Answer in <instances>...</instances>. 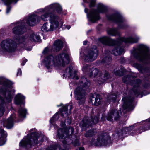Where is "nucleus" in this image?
<instances>
[{"mask_svg":"<svg viewBox=\"0 0 150 150\" xmlns=\"http://www.w3.org/2000/svg\"><path fill=\"white\" fill-rule=\"evenodd\" d=\"M55 10H56L58 13H61L62 8L59 4L54 3L46 6L44 8L39 9L38 10V12L41 15L40 17L36 15H32L26 17L22 21H18L12 24L11 25L14 26L12 29V32L17 35L23 34L25 30V28L23 26L26 23L30 26H33L38 23L40 19L44 21H47L51 15L57 16L52 13Z\"/></svg>","mask_w":150,"mask_h":150,"instance_id":"f257e3e1","label":"nucleus"},{"mask_svg":"<svg viewBox=\"0 0 150 150\" xmlns=\"http://www.w3.org/2000/svg\"><path fill=\"white\" fill-rule=\"evenodd\" d=\"M139 39V38L137 36H135L134 38L132 37L127 38L120 37L116 40L112 39L109 37L104 36L99 38V40L103 44L109 46H114V48L111 53L115 56H117L121 54L124 52V48L121 46L122 43H136L138 41Z\"/></svg>","mask_w":150,"mask_h":150,"instance_id":"f03ea898","label":"nucleus"},{"mask_svg":"<svg viewBox=\"0 0 150 150\" xmlns=\"http://www.w3.org/2000/svg\"><path fill=\"white\" fill-rule=\"evenodd\" d=\"M10 86L9 82L4 79L0 78V94L3 95L5 98L0 96V116H2L5 111L3 105L6 102H10L13 98L11 92L8 91Z\"/></svg>","mask_w":150,"mask_h":150,"instance_id":"7ed1b4c3","label":"nucleus"},{"mask_svg":"<svg viewBox=\"0 0 150 150\" xmlns=\"http://www.w3.org/2000/svg\"><path fill=\"white\" fill-rule=\"evenodd\" d=\"M69 55L66 53H62L54 57L50 55L46 57L43 61L44 65L48 69H51L54 66H64L69 62Z\"/></svg>","mask_w":150,"mask_h":150,"instance_id":"20e7f679","label":"nucleus"},{"mask_svg":"<svg viewBox=\"0 0 150 150\" xmlns=\"http://www.w3.org/2000/svg\"><path fill=\"white\" fill-rule=\"evenodd\" d=\"M79 85V86L74 90V94L75 99L79 100V104L81 105L84 103L85 99V89L88 88L90 84L86 78L82 77L80 80Z\"/></svg>","mask_w":150,"mask_h":150,"instance_id":"39448f33","label":"nucleus"},{"mask_svg":"<svg viewBox=\"0 0 150 150\" xmlns=\"http://www.w3.org/2000/svg\"><path fill=\"white\" fill-rule=\"evenodd\" d=\"M107 10V8L105 5L102 3H99L97 6V10L91 9L88 13V10L85 8V12L87 14V16L89 20L93 23H95L100 18L99 13H104Z\"/></svg>","mask_w":150,"mask_h":150,"instance_id":"423d86ee","label":"nucleus"},{"mask_svg":"<svg viewBox=\"0 0 150 150\" xmlns=\"http://www.w3.org/2000/svg\"><path fill=\"white\" fill-rule=\"evenodd\" d=\"M148 48L143 45H140L138 48L134 50L133 54L136 59L142 61L148 59L149 55Z\"/></svg>","mask_w":150,"mask_h":150,"instance_id":"0eeeda50","label":"nucleus"},{"mask_svg":"<svg viewBox=\"0 0 150 150\" xmlns=\"http://www.w3.org/2000/svg\"><path fill=\"white\" fill-rule=\"evenodd\" d=\"M49 21L50 25H49L48 23L44 24L41 28L42 31H52L56 30L58 27L60 18L57 16L51 15Z\"/></svg>","mask_w":150,"mask_h":150,"instance_id":"6e6552de","label":"nucleus"},{"mask_svg":"<svg viewBox=\"0 0 150 150\" xmlns=\"http://www.w3.org/2000/svg\"><path fill=\"white\" fill-rule=\"evenodd\" d=\"M110 137L106 133H100L98 134L96 141L93 138L90 144L96 146H106L110 143Z\"/></svg>","mask_w":150,"mask_h":150,"instance_id":"1a4fd4ad","label":"nucleus"},{"mask_svg":"<svg viewBox=\"0 0 150 150\" xmlns=\"http://www.w3.org/2000/svg\"><path fill=\"white\" fill-rule=\"evenodd\" d=\"M40 39V36L37 34L33 33L31 34L28 37L27 36L21 37L18 40V42L20 46L28 50L27 46L31 42H38Z\"/></svg>","mask_w":150,"mask_h":150,"instance_id":"9d476101","label":"nucleus"},{"mask_svg":"<svg viewBox=\"0 0 150 150\" xmlns=\"http://www.w3.org/2000/svg\"><path fill=\"white\" fill-rule=\"evenodd\" d=\"M38 134L36 132H32L30 134H28L27 137L24 138L20 142V146L25 147H30L32 145L38 144Z\"/></svg>","mask_w":150,"mask_h":150,"instance_id":"9b49d317","label":"nucleus"},{"mask_svg":"<svg viewBox=\"0 0 150 150\" xmlns=\"http://www.w3.org/2000/svg\"><path fill=\"white\" fill-rule=\"evenodd\" d=\"M1 51L3 52H11L14 51L16 48L15 41L8 38L3 40L1 42Z\"/></svg>","mask_w":150,"mask_h":150,"instance_id":"f8f14e48","label":"nucleus"},{"mask_svg":"<svg viewBox=\"0 0 150 150\" xmlns=\"http://www.w3.org/2000/svg\"><path fill=\"white\" fill-rule=\"evenodd\" d=\"M98 51L96 47L94 46L93 48L87 50L84 56L85 61L87 62H91L95 60L97 58Z\"/></svg>","mask_w":150,"mask_h":150,"instance_id":"ddd939ff","label":"nucleus"},{"mask_svg":"<svg viewBox=\"0 0 150 150\" xmlns=\"http://www.w3.org/2000/svg\"><path fill=\"white\" fill-rule=\"evenodd\" d=\"M107 17L108 20L115 22L118 24L120 28H125V27L121 25L123 24L124 20L120 14L116 13L112 15H107Z\"/></svg>","mask_w":150,"mask_h":150,"instance_id":"4468645a","label":"nucleus"},{"mask_svg":"<svg viewBox=\"0 0 150 150\" xmlns=\"http://www.w3.org/2000/svg\"><path fill=\"white\" fill-rule=\"evenodd\" d=\"M82 70L84 74L88 75L90 77L92 76L93 75L95 77L98 74L99 72V70L98 69L95 68L91 67L90 65L88 64L83 65Z\"/></svg>","mask_w":150,"mask_h":150,"instance_id":"2eb2a0df","label":"nucleus"},{"mask_svg":"<svg viewBox=\"0 0 150 150\" xmlns=\"http://www.w3.org/2000/svg\"><path fill=\"white\" fill-rule=\"evenodd\" d=\"M112 61V59L110 56V52L108 50H106L102 55L100 60L98 61V63L102 64L107 66L111 63Z\"/></svg>","mask_w":150,"mask_h":150,"instance_id":"dca6fc26","label":"nucleus"},{"mask_svg":"<svg viewBox=\"0 0 150 150\" xmlns=\"http://www.w3.org/2000/svg\"><path fill=\"white\" fill-rule=\"evenodd\" d=\"M70 131L71 132V133L73 134L74 132V129L72 127H69L66 129L63 128L59 129L57 132V137L61 139H66Z\"/></svg>","mask_w":150,"mask_h":150,"instance_id":"f3484780","label":"nucleus"},{"mask_svg":"<svg viewBox=\"0 0 150 150\" xmlns=\"http://www.w3.org/2000/svg\"><path fill=\"white\" fill-rule=\"evenodd\" d=\"M98 120L99 118L97 116L92 117L88 120L87 117H85L82 120L81 124L83 127H87L97 123Z\"/></svg>","mask_w":150,"mask_h":150,"instance_id":"a211bd4d","label":"nucleus"},{"mask_svg":"<svg viewBox=\"0 0 150 150\" xmlns=\"http://www.w3.org/2000/svg\"><path fill=\"white\" fill-rule=\"evenodd\" d=\"M113 117L115 120H117L119 117V112L115 109L110 110L108 112L106 117L103 115L101 118L103 121L105 120L106 118L108 120L111 121L112 120Z\"/></svg>","mask_w":150,"mask_h":150,"instance_id":"6ab92c4d","label":"nucleus"},{"mask_svg":"<svg viewBox=\"0 0 150 150\" xmlns=\"http://www.w3.org/2000/svg\"><path fill=\"white\" fill-rule=\"evenodd\" d=\"M63 76V77H65V78L67 77L72 79H78L76 71H74L73 72H72V67H67L65 70Z\"/></svg>","mask_w":150,"mask_h":150,"instance_id":"aec40b11","label":"nucleus"},{"mask_svg":"<svg viewBox=\"0 0 150 150\" xmlns=\"http://www.w3.org/2000/svg\"><path fill=\"white\" fill-rule=\"evenodd\" d=\"M133 100V98L131 97H124L122 99V100L123 102V108L125 109L128 108L130 110H132L134 108L132 105Z\"/></svg>","mask_w":150,"mask_h":150,"instance_id":"412c9836","label":"nucleus"},{"mask_svg":"<svg viewBox=\"0 0 150 150\" xmlns=\"http://www.w3.org/2000/svg\"><path fill=\"white\" fill-rule=\"evenodd\" d=\"M110 75L108 72L106 71H103L100 73V78L98 80L99 83L104 82L108 79Z\"/></svg>","mask_w":150,"mask_h":150,"instance_id":"4be33fe9","label":"nucleus"},{"mask_svg":"<svg viewBox=\"0 0 150 150\" xmlns=\"http://www.w3.org/2000/svg\"><path fill=\"white\" fill-rule=\"evenodd\" d=\"M15 115L13 114L7 120L3 121L4 126L8 129L11 128L13 126V121L14 120V117H15Z\"/></svg>","mask_w":150,"mask_h":150,"instance_id":"5701e85b","label":"nucleus"},{"mask_svg":"<svg viewBox=\"0 0 150 150\" xmlns=\"http://www.w3.org/2000/svg\"><path fill=\"white\" fill-rule=\"evenodd\" d=\"M63 47V42L62 41L58 40L55 41L52 46V50L55 51L60 50Z\"/></svg>","mask_w":150,"mask_h":150,"instance_id":"b1692460","label":"nucleus"},{"mask_svg":"<svg viewBox=\"0 0 150 150\" xmlns=\"http://www.w3.org/2000/svg\"><path fill=\"white\" fill-rule=\"evenodd\" d=\"M6 132L3 129H0V146L4 144L6 141Z\"/></svg>","mask_w":150,"mask_h":150,"instance_id":"393cba45","label":"nucleus"},{"mask_svg":"<svg viewBox=\"0 0 150 150\" xmlns=\"http://www.w3.org/2000/svg\"><path fill=\"white\" fill-rule=\"evenodd\" d=\"M25 97L21 94L17 95L15 98V103L17 105L21 104L24 103V101Z\"/></svg>","mask_w":150,"mask_h":150,"instance_id":"a878e982","label":"nucleus"},{"mask_svg":"<svg viewBox=\"0 0 150 150\" xmlns=\"http://www.w3.org/2000/svg\"><path fill=\"white\" fill-rule=\"evenodd\" d=\"M134 127L131 126L128 127L123 128L122 129L120 130V132L119 131L118 132V134L119 136H123L126 134L127 132L130 131L131 130L133 129Z\"/></svg>","mask_w":150,"mask_h":150,"instance_id":"bb28decb","label":"nucleus"},{"mask_svg":"<svg viewBox=\"0 0 150 150\" xmlns=\"http://www.w3.org/2000/svg\"><path fill=\"white\" fill-rule=\"evenodd\" d=\"M107 31L108 35L112 36L119 35H120V33L117 28H109L108 29Z\"/></svg>","mask_w":150,"mask_h":150,"instance_id":"cd10ccee","label":"nucleus"},{"mask_svg":"<svg viewBox=\"0 0 150 150\" xmlns=\"http://www.w3.org/2000/svg\"><path fill=\"white\" fill-rule=\"evenodd\" d=\"M18 113L19 117L25 118L27 113V110L24 108L20 107L18 110Z\"/></svg>","mask_w":150,"mask_h":150,"instance_id":"c85d7f7f","label":"nucleus"},{"mask_svg":"<svg viewBox=\"0 0 150 150\" xmlns=\"http://www.w3.org/2000/svg\"><path fill=\"white\" fill-rule=\"evenodd\" d=\"M91 101L92 102V104L95 105H99L102 102L101 97L100 95H96L95 98L94 102H93L92 99L91 100Z\"/></svg>","mask_w":150,"mask_h":150,"instance_id":"c756f323","label":"nucleus"},{"mask_svg":"<svg viewBox=\"0 0 150 150\" xmlns=\"http://www.w3.org/2000/svg\"><path fill=\"white\" fill-rule=\"evenodd\" d=\"M117 95L114 93H112L108 96L107 98V102L110 103L111 102H114L116 99Z\"/></svg>","mask_w":150,"mask_h":150,"instance_id":"7c9ffc66","label":"nucleus"},{"mask_svg":"<svg viewBox=\"0 0 150 150\" xmlns=\"http://www.w3.org/2000/svg\"><path fill=\"white\" fill-rule=\"evenodd\" d=\"M120 69L121 71L119 70V68L117 67L115 68L114 70V72L115 74L117 76H120L122 75L124 72L125 70L123 67H121Z\"/></svg>","mask_w":150,"mask_h":150,"instance_id":"2f4dec72","label":"nucleus"},{"mask_svg":"<svg viewBox=\"0 0 150 150\" xmlns=\"http://www.w3.org/2000/svg\"><path fill=\"white\" fill-rule=\"evenodd\" d=\"M67 111L68 106H64L63 108L62 111H61V116L62 117H65L68 116Z\"/></svg>","mask_w":150,"mask_h":150,"instance_id":"473e14b6","label":"nucleus"},{"mask_svg":"<svg viewBox=\"0 0 150 150\" xmlns=\"http://www.w3.org/2000/svg\"><path fill=\"white\" fill-rule=\"evenodd\" d=\"M96 133L95 130L92 129L87 131L85 134V136L86 137H91Z\"/></svg>","mask_w":150,"mask_h":150,"instance_id":"72a5a7b5","label":"nucleus"},{"mask_svg":"<svg viewBox=\"0 0 150 150\" xmlns=\"http://www.w3.org/2000/svg\"><path fill=\"white\" fill-rule=\"evenodd\" d=\"M18 0H1L5 5H8L12 3H16Z\"/></svg>","mask_w":150,"mask_h":150,"instance_id":"f704fd0d","label":"nucleus"},{"mask_svg":"<svg viewBox=\"0 0 150 150\" xmlns=\"http://www.w3.org/2000/svg\"><path fill=\"white\" fill-rule=\"evenodd\" d=\"M59 113H57L50 119V122L51 124H53L55 120H56L58 119L59 117Z\"/></svg>","mask_w":150,"mask_h":150,"instance_id":"c9c22d12","label":"nucleus"},{"mask_svg":"<svg viewBox=\"0 0 150 150\" xmlns=\"http://www.w3.org/2000/svg\"><path fill=\"white\" fill-rule=\"evenodd\" d=\"M134 81L135 84V86H138L139 84L141 83V81L139 79H136Z\"/></svg>","mask_w":150,"mask_h":150,"instance_id":"e433bc0d","label":"nucleus"},{"mask_svg":"<svg viewBox=\"0 0 150 150\" xmlns=\"http://www.w3.org/2000/svg\"><path fill=\"white\" fill-rule=\"evenodd\" d=\"M96 3V1L95 0H91L90 1V3L89 4V6L90 7H93L94 6Z\"/></svg>","mask_w":150,"mask_h":150,"instance_id":"4c0bfd02","label":"nucleus"},{"mask_svg":"<svg viewBox=\"0 0 150 150\" xmlns=\"http://www.w3.org/2000/svg\"><path fill=\"white\" fill-rule=\"evenodd\" d=\"M129 79V76H127L124 77L122 79V81L124 83H128L127 81Z\"/></svg>","mask_w":150,"mask_h":150,"instance_id":"58836bf2","label":"nucleus"},{"mask_svg":"<svg viewBox=\"0 0 150 150\" xmlns=\"http://www.w3.org/2000/svg\"><path fill=\"white\" fill-rule=\"evenodd\" d=\"M49 50L47 47L45 48L43 51V53L44 54H46L48 53Z\"/></svg>","mask_w":150,"mask_h":150,"instance_id":"ea45409f","label":"nucleus"},{"mask_svg":"<svg viewBox=\"0 0 150 150\" xmlns=\"http://www.w3.org/2000/svg\"><path fill=\"white\" fill-rule=\"evenodd\" d=\"M71 118L69 117H68L67 118V122L68 124H70L71 123Z\"/></svg>","mask_w":150,"mask_h":150,"instance_id":"a19ab883","label":"nucleus"},{"mask_svg":"<svg viewBox=\"0 0 150 150\" xmlns=\"http://www.w3.org/2000/svg\"><path fill=\"white\" fill-rule=\"evenodd\" d=\"M11 7L9 6H7V8L6 10V14H8L9 13V12L11 10Z\"/></svg>","mask_w":150,"mask_h":150,"instance_id":"79ce46f5","label":"nucleus"},{"mask_svg":"<svg viewBox=\"0 0 150 150\" xmlns=\"http://www.w3.org/2000/svg\"><path fill=\"white\" fill-rule=\"evenodd\" d=\"M74 144L75 146H79L80 145L79 141L78 140H76L74 142Z\"/></svg>","mask_w":150,"mask_h":150,"instance_id":"37998d69","label":"nucleus"},{"mask_svg":"<svg viewBox=\"0 0 150 150\" xmlns=\"http://www.w3.org/2000/svg\"><path fill=\"white\" fill-rule=\"evenodd\" d=\"M27 61V59L24 58L22 60V62L21 64L22 66H24Z\"/></svg>","mask_w":150,"mask_h":150,"instance_id":"c03bdc74","label":"nucleus"},{"mask_svg":"<svg viewBox=\"0 0 150 150\" xmlns=\"http://www.w3.org/2000/svg\"><path fill=\"white\" fill-rule=\"evenodd\" d=\"M22 74L21 70V69H18L17 73V76H20Z\"/></svg>","mask_w":150,"mask_h":150,"instance_id":"a18cd8bd","label":"nucleus"},{"mask_svg":"<svg viewBox=\"0 0 150 150\" xmlns=\"http://www.w3.org/2000/svg\"><path fill=\"white\" fill-rule=\"evenodd\" d=\"M135 67L138 69H140L141 68V66L137 63H136L134 64Z\"/></svg>","mask_w":150,"mask_h":150,"instance_id":"49530a36","label":"nucleus"},{"mask_svg":"<svg viewBox=\"0 0 150 150\" xmlns=\"http://www.w3.org/2000/svg\"><path fill=\"white\" fill-rule=\"evenodd\" d=\"M65 121H61V125L62 126L64 127L65 125Z\"/></svg>","mask_w":150,"mask_h":150,"instance_id":"de8ad7c7","label":"nucleus"},{"mask_svg":"<svg viewBox=\"0 0 150 150\" xmlns=\"http://www.w3.org/2000/svg\"><path fill=\"white\" fill-rule=\"evenodd\" d=\"M79 150H84V148L83 147H80L79 148Z\"/></svg>","mask_w":150,"mask_h":150,"instance_id":"09e8293b","label":"nucleus"},{"mask_svg":"<svg viewBox=\"0 0 150 150\" xmlns=\"http://www.w3.org/2000/svg\"><path fill=\"white\" fill-rule=\"evenodd\" d=\"M62 142L64 145L66 144H67V142L66 141H65V140L62 141Z\"/></svg>","mask_w":150,"mask_h":150,"instance_id":"8fccbe9b","label":"nucleus"},{"mask_svg":"<svg viewBox=\"0 0 150 150\" xmlns=\"http://www.w3.org/2000/svg\"><path fill=\"white\" fill-rule=\"evenodd\" d=\"M87 41H84L83 42V45H86L87 43Z\"/></svg>","mask_w":150,"mask_h":150,"instance_id":"3c124183","label":"nucleus"},{"mask_svg":"<svg viewBox=\"0 0 150 150\" xmlns=\"http://www.w3.org/2000/svg\"><path fill=\"white\" fill-rule=\"evenodd\" d=\"M133 92H134V94H136V95L137 94V93H138V91H133Z\"/></svg>","mask_w":150,"mask_h":150,"instance_id":"603ef678","label":"nucleus"},{"mask_svg":"<svg viewBox=\"0 0 150 150\" xmlns=\"http://www.w3.org/2000/svg\"><path fill=\"white\" fill-rule=\"evenodd\" d=\"M70 28L71 26L69 25L67 26V28L68 29H69Z\"/></svg>","mask_w":150,"mask_h":150,"instance_id":"864d4df0","label":"nucleus"},{"mask_svg":"<svg viewBox=\"0 0 150 150\" xmlns=\"http://www.w3.org/2000/svg\"><path fill=\"white\" fill-rule=\"evenodd\" d=\"M69 107L70 108V110H71V109H72V106L71 105H69Z\"/></svg>","mask_w":150,"mask_h":150,"instance_id":"5fc2aeb1","label":"nucleus"},{"mask_svg":"<svg viewBox=\"0 0 150 150\" xmlns=\"http://www.w3.org/2000/svg\"><path fill=\"white\" fill-rule=\"evenodd\" d=\"M60 24H61V26H62L63 24V23L62 22Z\"/></svg>","mask_w":150,"mask_h":150,"instance_id":"6e6d98bb","label":"nucleus"},{"mask_svg":"<svg viewBox=\"0 0 150 150\" xmlns=\"http://www.w3.org/2000/svg\"><path fill=\"white\" fill-rule=\"evenodd\" d=\"M47 150H55V149H47Z\"/></svg>","mask_w":150,"mask_h":150,"instance_id":"4d7b16f0","label":"nucleus"},{"mask_svg":"<svg viewBox=\"0 0 150 150\" xmlns=\"http://www.w3.org/2000/svg\"><path fill=\"white\" fill-rule=\"evenodd\" d=\"M15 91L14 90H13V93H14ZM13 94V93H12V94Z\"/></svg>","mask_w":150,"mask_h":150,"instance_id":"13d9d810","label":"nucleus"},{"mask_svg":"<svg viewBox=\"0 0 150 150\" xmlns=\"http://www.w3.org/2000/svg\"><path fill=\"white\" fill-rule=\"evenodd\" d=\"M148 121H149V122H150V118L148 120Z\"/></svg>","mask_w":150,"mask_h":150,"instance_id":"bf43d9fd","label":"nucleus"},{"mask_svg":"<svg viewBox=\"0 0 150 150\" xmlns=\"http://www.w3.org/2000/svg\"><path fill=\"white\" fill-rule=\"evenodd\" d=\"M60 106V105H57V107H59Z\"/></svg>","mask_w":150,"mask_h":150,"instance_id":"052dcab7","label":"nucleus"},{"mask_svg":"<svg viewBox=\"0 0 150 150\" xmlns=\"http://www.w3.org/2000/svg\"><path fill=\"white\" fill-rule=\"evenodd\" d=\"M149 129H150V126L149 127Z\"/></svg>","mask_w":150,"mask_h":150,"instance_id":"680f3d73","label":"nucleus"},{"mask_svg":"<svg viewBox=\"0 0 150 150\" xmlns=\"http://www.w3.org/2000/svg\"><path fill=\"white\" fill-rule=\"evenodd\" d=\"M40 150H41V149H40Z\"/></svg>","mask_w":150,"mask_h":150,"instance_id":"e2e57ef3","label":"nucleus"}]
</instances>
